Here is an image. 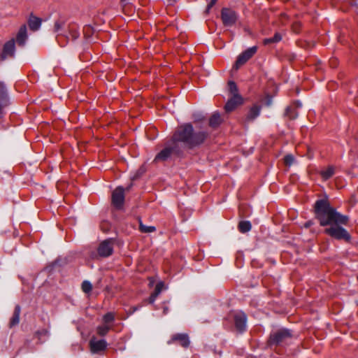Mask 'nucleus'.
<instances>
[{
	"label": "nucleus",
	"mask_w": 358,
	"mask_h": 358,
	"mask_svg": "<svg viewBox=\"0 0 358 358\" xmlns=\"http://www.w3.org/2000/svg\"><path fill=\"white\" fill-rule=\"evenodd\" d=\"M89 344L92 353H99L105 350L107 347V343L104 339L96 340L95 337L91 338Z\"/></svg>",
	"instance_id": "nucleus-11"
},
{
	"label": "nucleus",
	"mask_w": 358,
	"mask_h": 358,
	"mask_svg": "<svg viewBox=\"0 0 358 358\" xmlns=\"http://www.w3.org/2000/svg\"><path fill=\"white\" fill-rule=\"evenodd\" d=\"M27 39V27L25 24L20 27L16 36V42L20 46H24Z\"/></svg>",
	"instance_id": "nucleus-16"
},
{
	"label": "nucleus",
	"mask_w": 358,
	"mask_h": 358,
	"mask_svg": "<svg viewBox=\"0 0 358 358\" xmlns=\"http://www.w3.org/2000/svg\"><path fill=\"white\" fill-rule=\"evenodd\" d=\"M162 286H163V285L162 282L157 284V285L155 288V291L151 294V295L150 296V297L148 299V302L150 303H153L155 301L157 297L158 296V295L160 294V292L162 291Z\"/></svg>",
	"instance_id": "nucleus-22"
},
{
	"label": "nucleus",
	"mask_w": 358,
	"mask_h": 358,
	"mask_svg": "<svg viewBox=\"0 0 358 358\" xmlns=\"http://www.w3.org/2000/svg\"><path fill=\"white\" fill-rule=\"evenodd\" d=\"M257 47L252 46L241 53L236 61L234 68L238 69L240 66L245 64L250 58L255 55V54L257 52Z\"/></svg>",
	"instance_id": "nucleus-7"
},
{
	"label": "nucleus",
	"mask_w": 358,
	"mask_h": 358,
	"mask_svg": "<svg viewBox=\"0 0 358 358\" xmlns=\"http://www.w3.org/2000/svg\"><path fill=\"white\" fill-rule=\"evenodd\" d=\"M291 106H294L295 110H296V108H301L302 106V103L299 101H296L294 102L293 105Z\"/></svg>",
	"instance_id": "nucleus-35"
},
{
	"label": "nucleus",
	"mask_w": 358,
	"mask_h": 358,
	"mask_svg": "<svg viewBox=\"0 0 358 358\" xmlns=\"http://www.w3.org/2000/svg\"><path fill=\"white\" fill-rule=\"evenodd\" d=\"M261 111V106L254 105L250 110L245 117V122L249 123L256 119L259 115Z\"/></svg>",
	"instance_id": "nucleus-17"
},
{
	"label": "nucleus",
	"mask_w": 358,
	"mask_h": 358,
	"mask_svg": "<svg viewBox=\"0 0 358 358\" xmlns=\"http://www.w3.org/2000/svg\"><path fill=\"white\" fill-rule=\"evenodd\" d=\"M138 306H133L129 310V313L133 314L134 312H136L137 310H138Z\"/></svg>",
	"instance_id": "nucleus-37"
},
{
	"label": "nucleus",
	"mask_w": 358,
	"mask_h": 358,
	"mask_svg": "<svg viewBox=\"0 0 358 358\" xmlns=\"http://www.w3.org/2000/svg\"><path fill=\"white\" fill-rule=\"evenodd\" d=\"M111 201L116 209H121L124 203V189L122 186L116 187L112 192Z\"/></svg>",
	"instance_id": "nucleus-8"
},
{
	"label": "nucleus",
	"mask_w": 358,
	"mask_h": 358,
	"mask_svg": "<svg viewBox=\"0 0 358 358\" xmlns=\"http://www.w3.org/2000/svg\"><path fill=\"white\" fill-rule=\"evenodd\" d=\"M221 19L225 27H232L238 20V15L231 8H223L221 10Z\"/></svg>",
	"instance_id": "nucleus-6"
},
{
	"label": "nucleus",
	"mask_w": 358,
	"mask_h": 358,
	"mask_svg": "<svg viewBox=\"0 0 358 358\" xmlns=\"http://www.w3.org/2000/svg\"><path fill=\"white\" fill-rule=\"evenodd\" d=\"M171 342H178L179 344L183 348H187L190 343L189 336L186 334H174L171 338V341H169L168 343L170 344Z\"/></svg>",
	"instance_id": "nucleus-15"
},
{
	"label": "nucleus",
	"mask_w": 358,
	"mask_h": 358,
	"mask_svg": "<svg viewBox=\"0 0 358 358\" xmlns=\"http://www.w3.org/2000/svg\"><path fill=\"white\" fill-rule=\"evenodd\" d=\"M181 153L182 151L179 145L169 140L166 142L164 148L155 156L154 162H166L173 155L180 156Z\"/></svg>",
	"instance_id": "nucleus-5"
},
{
	"label": "nucleus",
	"mask_w": 358,
	"mask_h": 358,
	"mask_svg": "<svg viewBox=\"0 0 358 358\" xmlns=\"http://www.w3.org/2000/svg\"><path fill=\"white\" fill-rule=\"evenodd\" d=\"M321 176L325 180L329 179L334 174V168L333 166H329L327 169L321 171Z\"/></svg>",
	"instance_id": "nucleus-24"
},
{
	"label": "nucleus",
	"mask_w": 358,
	"mask_h": 358,
	"mask_svg": "<svg viewBox=\"0 0 358 358\" xmlns=\"http://www.w3.org/2000/svg\"><path fill=\"white\" fill-rule=\"evenodd\" d=\"M110 329H111V326H110V325H107V324L100 325V326H98L96 328V333L100 336H104L108 334V332L109 331V330Z\"/></svg>",
	"instance_id": "nucleus-26"
},
{
	"label": "nucleus",
	"mask_w": 358,
	"mask_h": 358,
	"mask_svg": "<svg viewBox=\"0 0 358 358\" xmlns=\"http://www.w3.org/2000/svg\"><path fill=\"white\" fill-rule=\"evenodd\" d=\"M294 161V157L292 155H287L284 158L285 164L287 166H290Z\"/></svg>",
	"instance_id": "nucleus-31"
},
{
	"label": "nucleus",
	"mask_w": 358,
	"mask_h": 358,
	"mask_svg": "<svg viewBox=\"0 0 358 358\" xmlns=\"http://www.w3.org/2000/svg\"><path fill=\"white\" fill-rule=\"evenodd\" d=\"M222 122L220 114L218 112H214L209 119V126L213 128H217Z\"/></svg>",
	"instance_id": "nucleus-20"
},
{
	"label": "nucleus",
	"mask_w": 358,
	"mask_h": 358,
	"mask_svg": "<svg viewBox=\"0 0 358 358\" xmlns=\"http://www.w3.org/2000/svg\"><path fill=\"white\" fill-rule=\"evenodd\" d=\"M103 320L105 324L109 325L110 323H112L115 320V315L113 313L109 312L105 314L103 317Z\"/></svg>",
	"instance_id": "nucleus-29"
},
{
	"label": "nucleus",
	"mask_w": 358,
	"mask_h": 358,
	"mask_svg": "<svg viewBox=\"0 0 358 358\" xmlns=\"http://www.w3.org/2000/svg\"><path fill=\"white\" fill-rule=\"evenodd\" d=\"M166 311H167V308H164V313H166Z\"/></svg>",
	"instance_id": "nucleus-41"
},
{
	"label": "nucleus",
	"mask_w": 358,
	"mask_h": 358,
	"mask_svg": "<svg viewBox=\"0 0 358 358\" xmlns=\"http://www.w3.org/2000/svg\"><path fill=\"white\" fill-rule=\"evenodd\" d=\"M217 0H210V3L208 4L206 12L208 13L211 8L217 3Z\"/></svg>",
	"instance_id": "nucleus-33"
},
{
	"label": "nucleus",
	"mask_w": 358,
	"mask_h": 358,
	"mask_svg": "<svg viewBox=\"0 0 358 358\" xmlns=\"http://www.w3.org/2000/svg\"><path fill=\"white\" fill-rule=\"evenodd\" d=\"M82 290L85 293H90L92 289V285L90 281L85 280L82 283Z\"/></svg>",
	"instance_id": "nucleus-30"
},
{
	"label": "nucleus",
	"mask_w": 358,
	"mask_h": 358,
	"mask_svg": "<svg viewBox=\"0 0 358 358\" xmlns=\"http://www.w3.org/2000/svg\"><path fill=\"white\" fill-rule=\"evenodd\" d=\"M208 136L207 131H195L191 123H185L177 127L171 140L176 145L182 143L185 147L192 149L203 144Z\"/></svg>",
	"instance_id": "nucleus-2"
},
{
	"label": "nucleus",
	"mask_w": 358,
	"mask_h": 358,
	"mask_svg": "<svg viewBox=\"0 0 358 358\" xmlns=\"http://www.w3.org/2000/svg\"><path fill=\"white\" fill-rule=\"evenodd\" d=\"M243 103V98L241 95L232 96L226 103L224 109L226 112L233 111L238 106Z\"/></svg>",
	"instance_id": "nucleus-13"
},
{
	"label": "nucleus",
	"mask_w": 358,
	"mask_h": 358,
	"mask_svg": "<svg viewBox=\"0 0 358 358\" xmlns=\"http://www.w3.org/2000/svg\"><path fill=\"white\" fill-rule=\"evenodd\" d=\"M285 115L290 120H294L298 117V112L294 106H287L285 109Z\"/></svg>",
	"instance_id": "nucleus-23"
},
{
	"label": "nucleus",
	"mask_w": 358,
	"mask_h": 358,
	"mask_svg": "<svg viewBox=\"0 0 358 358\" xmlns=\"http://www.w3.org/2000/svg\"><path fill=\"white\" fill-rule=\"evenodd\" d=\"M41 19L31 14L28 20L29 29L34 31H37L41 25Z\"/></svg>",
	"instance_id": "nucleus-18"
},
{
	"label": "nucleus",
	"mask_w": 358,
	"mask_h": 358,
	"mask_svg": "<svg viewBox=\"0 0 358 358\" xmlns=\"http://www.w3.org/2000/svg\"><path fill=\"white\" fill-rule=\"evenodd\" d=\"M9 105V98L7 89L3 82H0V117L3 114V109Z\"/></svg>",
	"instance_id": "nucleus-12"
},
{
	"label": "nucleus",
	"mask_w": 358,
	"mask_h": 358,
	"mask_svg": "<svg viewBox=\"0 0 358 358\" xmlns=\"http://www.w3.org/2000/svg\"><path fill=\"white\" fill-rule=\"evenodd\" d=\"M139 230L142 233H151L155 231L156 228L154 226H146L143 224L141 221H140Z\"/></svg>",
	"instance_id": "nucleus-27"
},
{
	"label": "nucleus",
	"mask_w": 358,
	"mask_h": 358,
	"mask_svg": "<svg viewBox=\"0 0 358 358\" xmlns=\"http://www.w3.org/2000/svg\"><path fill=\"white\" fill-rule=\"evenodd\" d=\"M313 224V222L312 220L307 221L304 223V227L305 228H309Z\"/></svg>",
	"instance_id": "nucleus-36"
},
{
	"label": "nucleus",
	"mask_w": 358,
	"mask_h": 358,
	"mask_svg": "<svg viewBox=\"0 0 358 358\" xmlns=\"http://www.w3.org/2000/svg\"><path fill=\"white\" fill-rule=\"evenodd\" d=\"M131 185H130L129 186H128V187L124 189V191H125V190H126V191H129V190L131 189Z\"/></svg>",
	"instance_id": "nucleus-38"
},
{
	"label": "nucleus",
	"mask_w": 358,
	"mask_h": 358,
	"mask_svg": "<svg viewBox=\"0 0 358 358\" xmlns=\"http://www.w3.org/2000/svg\"><path fill=\"white\" fill-rule=\"evenodd\" d=\"M21 312V308L19 305L15 306L13 314L10 318L9 327L10 328L13 327L19 324L20 315Z\"/></svg>",
	"instance_id": "nucleus-19"
},
{
	"label": "nucleus",
	"mask_w": 358,
	"mask_h": 358,
	"mask_svg": "<svg viewBox=\"0 0 358 358\" xmlns=\"http://www.w3.org/2000/svg\"><path fill=\"white\" fill-rule=\"evenodd\" d=\"M247 317L244 313H238L234 315V323L236 328L241 332L246 327Z\"/></svg>",
	"instance_id": "nucleus-14"
},
{
	"label": "nucleus",
	"mask_w": 358,
	"mask_h": 358,
	"mask_svg": "<svg viewBox=\"0 0 358 358\" xmlns=\"http://www.w3.org/2000/svg\"><path fill=\"white\" fill-rule=\"evenodd\" d=\"M229 91L231 94L232 96L240 95L238 93V87L235 82L229 81L228 83Z\"/></svg>",
	"instance_id": "nucleus-28"
},
{
	"label": "nucleus",
	"mask_w": 358,
	"mask_h": 358,
	"mask_svg": "<svg viewBox=\"0 0 358 358\" xmlns=\"http://www.w3.org/2000/svg\"><path fill=\"white\" fill-rule=\"evenodd\" d=\"M238 229L241 233L245 234L251 230L252 224L250 221H247V220L241 221L238 223Z\"/></svg>",
	"instance_id": "nucleus-21"
},
{
	"label": "nucleus",
	"mask_w": 358,
	"mask_h": 358,
	"mask_svg": "<svg viewBox=\"0 0 358 358\" xmlns=\"http://www.w3.org/2000/svg\"><path fill=\"white\" fill-rule=\"evenodd\" d=\"M282 39V36L280 34L275 33V35L273 37L265 38L264 40V45H268L271 43H275L280 41Z\"/></svg>",
	"instance_id": "nucleus-25"
},
{
	"label": "nucleus",
	"mask_w": 358,
	"mask_h": 358,
	"mask_svg": "<svg viewBox=\"0 0 358 358\" xmlns=\"http://www.w3.org/2000/svg\"><path fill=\"white\" fill-rule=\"evenodd\" d=\"M113 239L108 238L100 243L97 253L101 257H108L113 252Z\"/></svg>",
	"instance_id": "nucleus-10"
},
{
	"label": "nucleus",
	"mask_w": 358,
	"mask_h": 358,
	"mask_svg": "<svg viewBox=\"0 0 358 358\" xmlns=\"http://www.w3.org/2000/svg\"><path fill=\"white\" fill-rule=\"evenodd\" d=\"M40 334H41V332L39 331L36 332V334H37V335H39Z\"/></svg>",
	"instance_id": "nucleus-39"
},
{
	"label": "nucleus",
	"mask_w": 358,
	"mask_h": 358,
	"mask_svg": "<svg viewBox=\"0 0 358 358\" xmlns=\"http://www.w3.org/2000/svg\"><path fill=\"white\" fill-rule=\"evenodd\" d=\"M15 55V42L12 38L4 43L2 52L0 54V62L5 61L8 58H14Z\"/></svg>",
	"instance_id": "nucleus-9"
},
{
	"label": "nucleus",
	"mask_w": 358,
	"mask_h": 358,
	"mask_svg": "<svg viewBox=\"0 0 358 358\" xmlns=\"http://www.w3.org/2000/svg\"><path fill=\"white\" fill-rule=\"evenodd\" d=\"M314 213L320 225L327 227L324 229L327 235L338 241L350 242V233L343 227V225L348 224L349 217L338 212L330 205L327 199H321L315 201Z\"/></svg>",
	"instance_id": "nucleus-1"
},
{
	"label": "nucleus",
	"mask_w": 358,
	"mask_h": 358,
	"mask_svg": "<svg viewBox=\"0 0 358 358\" xmlns=\"http://www.w3.org/2000/svg\"><path fill=\"white\" fill-rule=\"evenodd\" d=\"M121 6L123 8H124L127 6H128L130 2L129 0H120Z\"/></svg>",
	"instance_id": "nucleus-34"
},
{
	"label": "nucleus",
	"mask_w": 358,
	"mask_h": 358,
	"mask_svg": "<svg viewBox=\"0 0 358 358\" xmlns=\"http://www.w3.org/2000/svg\"><path fill=\"white\" fill-rule=\"evenodd\" d=\"M294 336L291 329L280 328L272 330L267 340V345L272 347H285L289 345Z\"/></svg>",
	"instance_id": "nucleus-4"
},
{
	"label": "nucleus",
	"mask_w": 358,
	"mask_h": 358,
	"mask_svg": "<svg viewBox=\"0 0 358 358\" xmlns=\"http://www.w3.org/2000/svg\"><path fill=\"white\" fill-rule=\"evenodd\" d=\"M357 280H358V276H357Z\"/></svg>",
	"instance_id": "nucleus-42"
},
{
	"label": "nucleus",
	"mask_w": 358,
	"mask_h": 358,
	"mask_svg": "<svg viewBox=\"0 0 358 358\" xmlns=\"http://www.w3.org/2000/svg\"><path fill=\"white\" fill-rule=\"evenodd\" d=\"M169 2H175L176 0H168Z\"/></svg>",
	"instance_id": "nucleus-40"
},
{
	"label": "nucleus",
	"mask_w": 358,
	"mask_h": 358,
	"mask_svg": "<svg viewBox=\"0 0 358 358\" xmlns=\"http://www.w3.org/2000/svg\"><path fill=\"white\" fill-rule=\"evenodd\" d=\"M53 31L57 33L56 40L58 44L64 47L69 40H76L80 36L79 26L75 22H70L67 25L63 19H58L55 22Z\"/></svg>",
	"instance_id": "nucleus-3"
},
{
	"label": "nucleus",
	"mask_w": 358,
	"mask_h": 358,
	"mask_svg": "<svg viewBox=\"0 0 358 358\" xmlns=\"http://www.w3.org/2000/svg\"><path fill=\"white\" fill-rule=\"evenodd\" d=\"M263 101L266 106H270L272 103V96L269 94H266Z\"/></svg>",
	"instance_id": "nucleus-32"
}]
</instances>
